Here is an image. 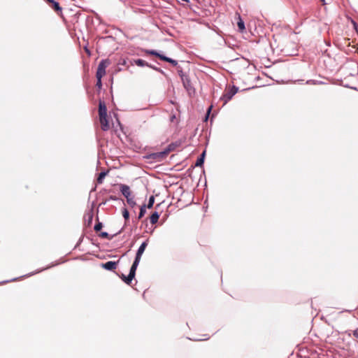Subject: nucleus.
Returning <instances> with one entry per match:
<instances>
[{"label": "nucleus", "instance_id": "1", "mask_svg": "<svg viewBox=\"0 0 358 358\" xmlns=\"http://www.w3.org/2000/svg\"><path fill=\"white\" fill-rule=\"evenodd\" d=\"M147 245H148L147 242H143L141 245V246L139 247V248H138V251L136 252L135 260H134V262L133 263L132 273L134 272V269H137V267H138V264L140 262L141 256H142L143 253L144 252Z\"/></svg>", "mask_w": 358, "mask_h": 358}, {"label": "nucleus", "instance_id": "2", "mask_svg": "<svg viewBox=\"0 0 358 358\" xmlns=\"http://www.w3.org/2000/svg\"><path fill=\"white\" fill-rule=\"evenodd\" d=\"M110 61L108 59H103L98 65L96 77H103L106 75V69L109 66Z\"/></svg>", "mask_w": 358, "mask_h": 358}, {"label": "nucleus", "instance_id": "3", "mask_svg": "<svg viewBox=\"0 0 358 358\" xmlns=\"http://www.w3.org/2000/svg\"><path fill=\"white\" fill-rule=\"evenodd\" d=\"M132 270H133V265L131 266V268H130V271H129V274L128 275V276H126L124 274H122L120 277L122 278V280L125 282L127 283V285H130L132 280L135 277V275H136V269H134V272L132 273Z\"/></svg>", "mask_w": 358, "mask_h": 358}, {"label": "nucleus", "instance_id": "4", "mask_svg": "<svg viewBox=\"0 0 358 358\" xmlns=\"http://www.w3.org/2000/svg\"><path fill=\"white\" fill-rule=\"evenodd\" d=\"M99 122L101 124V128L103 131H108L110 129V124L108 121V117L107 116L100 117H99Z\"/></svg>", "mask_w": 358, "mask_h": 358}, {"label": "nucleus", "instance_id": "5", "mask_svg": "<svg viewBox=\"0 0 358 358\" xmlns=\"http://www.w3.org/2000/svg\"><path fill=\"white\" fill-rule=\"evenodd\" d=\"M169 152V150H165L163 152H155V153L151 154L150 155V158H152L153 159L160 161V160L164 159L168 155Z\"/></svg>", "mask_w": 358, "mask_h": 358}, {"label": "nucleus", "instance_id": "6", "mask_svg": "<svg viewBox=\"0 0 358 358\" xmlns=\"http://www.w3.org/2000/svg\"><path fill=\"white\" fill-rule=\"evenodd\" d=\"M107 116V108L104 101H99V117Z\"/></svg>", "mask_w": 358, "mask_h": 358}, {"label": "nucleus", "instance_id": "7", "mask_svg": "<svg viewBox=\"0 0 358 358\" xmlns=\"http://www.w3.org/2000/svg\"><path fill=\"white\" fill-rule=\"evenodd\" d=\"M46 1L49 6L54 9L55 12L57 13H62V8L58 2L55 1V0H46Z\"/></svg>", "mask_w": 358, "mask_h": 358}, {"label": "nucleus", "instance_id": "8", "mask_svg": "<svg viewBox=\"0 0 358 358\" xmlns=\"http://www.w3.org/2000/svg\"><path fill=\"white\" fill-rule=\"evenodd\" d=\"M102 267L108 271H113L117 268V262H107L102 264Z\"/></svg>", "mask_w": 358, "mask_h": 358}, {"label": "nucleus", "instance_id": "9", "mask_svg": "<svg viewBox=\"0 0 358 358\" xmlns=\"http://www.w3.org/2000/svg\"><path fill=\"white\" fill-rule=\"evenodd\" d=\"M120 191L122 194L127 198L131 195V192L129 186L126 185H122L120 187Z\"/></svg>", "mask_w": 358, "mask_h": 358}, {"label": "nucleus", "instance_id": "10", "mask_svg": "<svg viewBox=\"0 0 358 358\" xmlns=\"http://www.w3.org/2000/svg\"><path fill=\"white\" fill-rule=\"evenodd\" d=\"M237 26L241 32H243L245 31V27L244 22L241 19L240 15H238V17Z\"/></svg>", "mask_w": 358, "mask_h": 358}, {"label": "nucleus", "instance_id": "11", "mask_svg": "<svg viewBox=\"0 0 358 358\" xmlns=\"http://www.w3.org/2000/svg\"><path fill=\"white\" fill-rule=\"evenodd\" d=\"M159 214L157 212H154L150 217V221L152 224H155L158 222Z\"/></svg>", "mask_w": 358, "mask_h": 358}, {"label": "nucleus", "instance_id": "12", "mask_svg": "<svg viewBox=\"0 0 358 358\" xmlns=\"http://www.w3.org/2000/svg\"><path fill=\"white\" fill-rule=\"evenodd\" d=\"M161 60L167 62L174 66H176L178 64V62L176 60L172 59L171 58L167 57L164 55H163V57H161Z\"/></svg>", "mask_w": 358, "mask_h": 358}, {"label": "nucleus", "instance_id": "13", "mask_svg": "<svg viewBox=\"0 0 358 358\" xmlns=\"http://www.w3.org/2000/svg\"><path fill=\"white\" fill-rule=\"evenodd\" d=\"M205 151L201 154V157L197 159L195 165L196 166H201L203 164L204 161V156H205Z\"/></svg>", "mask_w": 358, "mask_h": 358}, {"label": "nucleus", "instance_id": "14", "mask_svg": "<svg viewBox=\"0 0 358 358\" xmlns=\"http://www.w3.org/2000/svg\"><path fill=\"white\" fill-rule=\"evenodd\" d=\"M145 52L146 54L150 55H155V56L157 57L158 58H159L160 59H161V57H163V55L159 54V52H157L155 50H146Z\"/></svg>", "mask_w": 358, "mask_h": 358}, {"label": "nucleus", "instance_id": "15", "mask_svg": "<svg viewBox=\"0 0 358 358\" xmlns=\"http://www.w3.org/2000/svg\"><path fill=\"white\" fill-rule=\"evenodd\" d=\"M106 174H107L106 172H101L99 174V176H98V178L96 179L97 183L101 184L103 182V180L104 179V178L106 177Z\"/></svg>", "mask_w": 358, "mask_h": 358}, {"label": "nucleus", "instance_id": "16", "mask_svg": "<svg viewBox=\"0 0 358 358\" xmlns=\"http://www.w3.org/2000/svg\"><path fill=\"white\" fill-rule=\"evenodd\" d=\"M135 64L138 66H148V63L145 60L141 59H138L135 60Z\"/></svg>", "mask_w": 358, "mask_h": 358}, {"label": "nucleus", "instance_id": "17", "mask_svg": "<svg viewBox=\"0 0 358 358\" xmlns=\"http://www.w3.org/2000/svg\"><path fill=\"white\" fill-rule=\"evenodd\" d=\"M145 212H146V206L145 205H143L140 208L138 219L142 218L144 216Z\"/></svg>", "mask_w": 358, "mask_h": 358}, {"label": "nucleus", "instance_id": "18", "mask_svg": "<svg viewBox=\"0 0 358 358\" xmlns=\"http://www.w3.org/2000/svg\"><path fill=\"white\" fill-rule=\"evenodd\" d=\"M154 202H155V198L153 196H151L149 199V201H148V204L147 207L148 208H151L153 206Z\"/></svg>", "mask_w": 358, "mask_h": 358}, {"label": "nucleus", "instance_id": "19", "mask_svg": "<svg viewBox=\"0 0 358 358\" xmlns=\"http://www.w3.org/2000/svg\"><path fill=\"white\" fill-rule=\"evenodd\" d=\"M99 236V237L103 238H107V239L112 238V237H110L107 232H101Z\"/></svg>", "mask_w": 358, "mask_h": 358}, {"label": "nucleus", "instance_id": "20", "mask_svg": "<svg viewBox=\"0 0 358 358\" xmlns=\"http://www.w3.org/2000/svg\"><path fill=\"white\" fill-rule=\"evenodd\" d=\"M236 93V90H231L225 96H227V99H230Z\"/></svg>", "mask_w": 358, "mask_h": 358}, {"label": "nucleus", "instance_id": "21", "mask_svg": "<svg viewBox=\"0 0 358 358\" xmlns=\"http://www.w3.org/2000/svg\"><path fill=\"white\" fill-rule=\"evenodd\" d=\"M102 227H103L102 223L101 222H98L94 226V231H96V232L99 231L102 229Z\"/></svg>", "mask_w": 358, "mask_h": 358}, {"label": "nucleus", "instance_id": "22", "mask_svg": "<svg viewBox=\"0 0 358 358\" xmlns=\"http://www.w3.org/2000/svg\"><path fill=\"white\" fill-rule=\"evenodd\" d=\"M127 201L128 203L131 206H134L136 204V202L134 201V198L131 197V196L127 198Z\"/></svg>", "mask_w": 358, "mask_h": 358}, {"label": "nucleus", "instance_id": "23", "mask_svg": "<svg viewBox=\"0 0 358 358\" xmlns=\"http://www.w3.org/2000/svg\"><path fill=\"white\" fill-rule=\"evenodd\" d=\"M101 78H102V77H96V79H97L96 86H97L99 88H101V86H102V84H101Z\"/></svg>", "mask_w": 358, "mask_h": 358}, {"label": "nucleus", "instance_id": "24", "mask_svg": "<svg viewBox=\"0 0 358 358\" xmlns=\"http://www.w3.org/2000/svg\"><path fill=\"white\" fill-rule=\"evenodd\" d=\"M122 215H123V217L127 220L129 217V212L127 209H124L123 213H122Z\"/></svg>", "mask_w": 358, "mask_h": 358}, {"label": "nucleus", "instance_id": "25", "mask_svg": "<svg viewBox=\"0 0 358 358\" xmlns=\"http://www.w3.org/2000/svg\"><path fill=\"white\" fill-rule=\"evenodd\" d=\"M352 23L355 29L356 30L357 34H358V24L354 20H352Z\"/></svg>", "mask_w": 358, "mask_h": 358}, {"label": "nucleus", "instance_id": "26", "mask_svg": "<svg viewBox=\"0 0 358 358\" xmlns=\"http://www.w3.org/2000/svg\"><path fill=\"white\" fill-rule=\"evenodd\" d=\"M353 336L358 339V328H357L355 330L353 331Z\"/></svg>", "mask_w": 358, "mask_h": 358}, {"label": "nucleus", "instance_id": "27", "mask_svg": "<svg viewBox=\"0 0 358 358\" xmlns=\"http://www.w3.org/2000/svg\"><path fill=\"white\" fill-rule=\"evenodd\" d=\"M85 52H86L88 55H90V52L89 50H88L87 48H85Z\"/></svg>", "mask_w": 358, "mask_h": 358}, {"label": "nucleus", "instance_id": "28", "mask_svg": "<svg viewBox=\"0 0 358 358\" xmlns=\"http://www.w3.org/2000/svg\"><path fill=\"white\" fill-rule=\"evenodd\" d=\"M211 108H212V106H210V107L208 108V114H209V113L210 112Z\"/></svg>", "mask_w": 358, "mask_h": 358}, {"label": "nucleus", "instance_id": "29", "mask_svg": "<svg viewBox=\"0 0 358 358\" xmlns=\"http://www.w3.org/2000/svg\"><path fill=\"white\" fill-rule=\"evenodd\" d=\"M182 1L189 2V0H182Z\"/></svg>", "mask_w": 358, "mask_h": 358}, {"label": "nucleus", "instance_id": "30", "mask_svg": "<svg viewBox=\"0 0 358 358\" xmlns=\"http://www.w3.org/2000/svg\"><path fill=\"white\" fill-rule=\"evenodd\" d=\"M321 1L324 2V0H321Z\"/></svg>", "mask_w": 358, "mask_h": 358}]
</instances>
